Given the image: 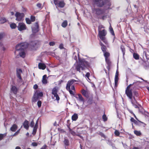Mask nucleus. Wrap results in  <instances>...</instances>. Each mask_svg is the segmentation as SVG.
<instances>
[{
    "mask_svg": "<svg viewBox=\"0 0 149 149\" xmlns=\"http://www.w3.org/2000/svg\"><path fill=\"white\" fill-rule=\"evenodd\" d=\"M30 46L32 49H36V47H37V43L36 41L31 42L30 44L26 42L22 43L17 45L15 47L16 51H20L21 52H19V54L20 56L24 58L25 56V53L24 52V49Z\"/></svg>",
    "mask_w": 149,
    "mask_h": 149,
    "instance_id": "1",
    "label": "nucleus"
},
{
    "mask_svg": "<svg viewBox=\"0 0 149 149\" xmlns=\"http://www.w3.org/2000/svg\"><path fill=\"white\" fill-rule=\"evenodd\" d=\"M79 61L77 64H74V67L75 69L79 72L81 70H84L90 67V64L88 62L85 60L84 59H81L79 58V53H78Z\"/></svg>",
    "mask_w": 149,
    "mask_h": 149,
    "instance_id": "2",
    "label": "nucleus"
},
{
    "mask_svg": "<svg viewBox=\"0 0 149 149\" xmlns=\"http://www.w3.org/2000/svg\"><path fill=\"white\" fill-rule=\"evenodd\" d=\"M95 4L98 6L102 7L104 5L107 6L106 7L109 8L111 4L109 0H93Z\"/></svg>",
    "mask_w": 149,
    "mask_h": 149,
    "instance_id": "3",
    "label": "nucleus"
},
{
    "mask_svg": "<svg viewBox=\"0 0 149 149\" xmlns=\"http://www.w3.org/2000/svg\"><path fill=\"white\" fill-rule=\"evenodd\" d=\"M98 32L99 38L108 47V43L105 37L107 33L105 29H103L102 31Z\"/></svg>",
    "mask_w": 149,
    "mask_h": 149,
    "instance_id": "4",
    "label": "nucleus"
},
{
    "mask_svg": "<svg viewBox=\"0 0 149 149\" xmlns=\"http://www.w3.org/2000/svg\"><path fill=\"white\" fill-rule=\"evenodd\" d=\"M134 84V83L133 84H130L128 85L125 90V94L130 99H131L133 97L132 90V89H130V88Z\"/></svg>",
    "mask_w": 149,
    "mask_h": 149,
    "instance_id": "5",
    "label": "nucleus"
},
{
    "mask_svg": "<svg viewBox=\"0 0 149 149\" xmlns=\"http://www.w3.org/2000/svg\"><path fill=\"white\" fill-rule=\"evenodd\" d=\"M77 81V80L74 79H72L68 81L67 83L66 88H70L71 86V89L74 91H75V88L74 86L72 84L74 83Z\"/></svg>",
    "mask_w": 149,
    "mask_h": 149,
    "instance_id": "6",
    "label": "nucleus"
},
{
    "mask_svg": "<svg viewBox=\"0 0 149 149\" xmlns=\"http://www.w3.org/2000/svg\"><path fill=\"white\" fill-rule=\"evenodd\" d=\"M54 4L60 8H63L65 5V3L63 1H60V0H54Z\"/></svg>",
    "mask_w": 149,
    "mask_h": 149,
    "instance_id": "7",
    "label": "nucleus"
},
{
    "mask_svg": "<svg viewBox=\"0 0 149 149\" xmlns=\"http://www.w3.org/2000/svg\"><path fill=\"white\" fill-rule=\"evenodd\" d=\"M15 16L16 17V20L18 21H21L24 16V14L23 13H20L17 12Z\"/></svg>",
    "mask_w": 149,
    "mask_h": 149,
    "instance_id": "8",
    "label": "nucleus"
},
{
    "mask_svg": "<svg viewBox=\"0 0 149 149\" xmlns=\"http://www.w3.org/2000/svg\"><path fill=\"white\" fill-rule=\"evenodd\" d=\"M17 28L18 30L20 31L25 30L26 28L25 24L23 23H19Z\"/></svg>",
    "mask_w": 149,
    "mask_h": 149,
    "instance_id": "9",
    "label": "nucleus"
},
{
    "mask_svg": "<svg viewBox=\"0 0 149 149\" xmlns=\"http://www.w3.org/2000/svg\"><path fill=\"white\" fill-rule=\"evenodd\" d=\"M94 13H95L97 15H100L103 14L104 13V10H101L100 8H94L93 10Z\"/></svg>",
    "mask_w": 149,
    "mask_h": 149,
    "instance_id": "10",
    "label": "nucleus"
},
{
    "mask_svg": "<svg viewBox=\"0 0 149 149\" xmlns=\"http://www.w3.org/2000/svg\"><path fill=\"white\" fill-rule=\"evenodd\" d=\"M39 26L38 23L36 22L34 26L32 27V31L33 33H36L38 31Z\"/></svg>",
    "mask_w": 149,
    "mask_h": 149,
    "instance_id": "11",
    "label": "nucleus"
},
{
    "mask_svg": "<svg viewBox=\"0 0 149 149\" xmlns=\"http://www.w3.org/2000/svg\"><path fill=\"white\" fill-rule=\"evenodd\" d=\"M118 75V71L117 70L116 72L114 78L115 85L116 87H117L118 85V82L119 79Z\"/></svg>",
    "mask_w": 149,
    "mask_h": 149,
    "instance_id": "12",
    "label": "nucleus"
},
{
    "mask_svg": "<svg viewBox=\"0 0 149 149\" xmlns=\"http://www.w3.org/2000/svg\"><path fill=\"white\" fill-rule=\"evenodd\" d=\"M104 53V56L106 61L108 64L109 63V59L108 58V57L109 56V53L106 51L103 52Z\"/></svg>",
    "mask_w": 149,
    "mask_h": 149,
    "instance_id": "13",
    "label": "nucleus"
},
{
    "mask_svg": "<svg viewBox=\"0 0 149 149\" xmlns=\"http://www.w3.org/2000/svg\"><path fill=\"white\" fill-rule=\"evenodd\" d=\"M22 72V71L21 69L17 70V75L18 78L20 80H22V79L21 76V74Z\"/></svg>",
    "mask_w": 149,
    "mask_h": 149,
    "instance_id": "14",
    "label": "nucleus"
},
{
    "mask_svg": "<svg viewBox=\"0 0 149 149\" xmlns=\"http://www.w3.org/2000/svg\"><path fill=\"white\" fill-rule=\"evenodd\" d=\"M17 89L15 86H12L10 90V92H13L14 94H16L17 93Z\"/></svg>",
    "mask_w": 149,
    "mask_h": 149,
    "instance_id": "15",
    "label": "nucleus"
},
{
    "mask_svg": "<svg viewBox=\"0 0 149 149\" xmlns=\"http://www.w3.org/2000/svg\"><path fill=\"white\" fill-rule=\"evenodd\" d=\"M38 67L39 69L42 70H44L46 67L45 64L40 63L38 64Z\"/></svg>",
    "mask_w": 149,
    "mask_h": 149,
    "instance_id": "16",
    "label": "nucleus"
},
{
    "mask_svg": "<svg viewBox=\"0 0 149 149\" xmlns=\"http://www.w3.org/2000/svg\"><path fill=\"white\" fill-rule=\"evenodd\" d=\"M23 125L24 127L26 130H28L29 127V122L27 120H25L24 123Z\"/></svg>",
    "mask_w": 149,
    "mask_h": 149,
    "instance_id": "17",
    "label": "nucleus"
},
{
    "mask_svg": "<svg viewBox=\"0 0 149 149\" xmlns=\"http://www.w3.org/2000/svg\"><path fill=\"white\" fill-rule=\"evenodd\" d=\"M100 44L101 46V49L102 52H104L106 51L107 49L106 47L100 41Z\"/></svg>",
    "mask_w": 149,
    "mask_h": 149,
    "instance_id": "18",
    "label": "nucleus"
},
{
    "mask_svg": "<svg viewBox=\"0 0 149 149\" xmlns=\"http://www.w3.org/2000/svg\"><path fill=\"white\" fill-rule=\"evenodd\" d=\"M17 128V125L15 124L13 125L10 128V130L13 132H15Z\"/></svg>",
    "mask_w": 149,
    "mask_h": 149,
    "instance_id": "19",
    "label": "nucleus"
},
{
    "mask_svg": "<svg viewBox=\"0 0 149 149\" xmlns=\"http://www.w3.org/2000/svg\"><path fill=\"white\" fill-rule=\"evenodd\" d=\"M78 118V115L76 113H74L72 116V119L73 121L76 120Z\"/></svg>",
    "mask_w": 149,
    "mask_h": 149,
    "instance_id": "20",
    "label": "nucleus"
},
{
    "mask_svg": "<svg viewBox=\"0 0 149 149\" xmlns=\"http://www.w3.org/2000/svg\"><path fill=\"white\" fill-rule=\"evenodd\" d=\"M39 98V97L37 95V93H35L33 96L32 101L33 102H36Z\"/></svg>",
    "mask_w": 149,
    "mask_h": 149,
    "instance_id": "21",
    "label": "nucleus"
},
{
    "mask_svg": "<svg viewBox=\"0 0 149 149\" xmlns=\"http://www.w3.org/2000/svg\"><path fill=\"white\" fill-rule=\"evenodd\" d=\"M47 77L46 75H44L43 76L42 79V82L43 84H45L47 83V80L46 79Z\"/></svg>",
    "mask_w": 149,
    "mask_h": 149,
    "instance_id": "22",
    "label": "nucleus"
},
{
    "mask_svg": "<svg viewBox=\"0 0 149 149\" xmlns=\"http://www.w3.org/2000/svg\"><path fill=\"white\" fill-rule=\"evenodd\" d=\"M57 89L56 87H54L52 90V94L54 95H56L57 94Z\"/></svg>",
    "mask_w": 149,
    "mask_h": 149,
    "instance_id": "23",
    "label": "nucleus"
},
{
    "mask_svg": "<svg viewBox=\"0 0 149 149\" xmlns=\"http://www.w3.org/2000/svg\"><path fill=\"white\" fill-rule=\"evenodd\" d=\"M132 105L135 104H137V102L136 101L134 97H132L131 99H130Z\"/></svg>",
    "mask_w": 149,
    "mask_h": 149,
    "instance_id": "24",
    "label": "nucleus"
},
{
    "mask_svg": "<svg viewBox=\"0 0 149 149\" xmlns=\"http://www.w3.org/2000/svg\"><path fill=\"white\" fill-rule=\"evenodd\" d=\"M5 50V48L4 47L2 43L0 42V51L4 52Z\"/></svg>",
    "mask_w": 149,
    "mask_h": 149,
    "instance_id": "25",
    "label": "nucleus"
},
{
    "mask_svg": "<svg viewBox=\"0 0 149 149\" xmlns=\"http://www.w3.org/2000/svg\"><path fill=\"white\" fill-rule=\"evenodd\" d=\"M63 143L65 146H68L70 144L69 140L65 138L63 141Z\"/></svg>",
    "mask_w": 149,
    "mask_h": 149,
    "instance_id": "26",
    "label": "nucleus"
},
{
    "mask_svg": "<svg viewBox=\"0 0 149 149\" xmlns=\"http://www.w3.org/2000/svg\"><path fill=\"white\" fill-rule=\"evenodd\" d=\"M38 127H37L36 126H34L33 127V131L32 133V134L34 135H35L36 133L37 130L38 128Z\"/></svg>",
    "mask_w": 149,
    "mask_h": 149,
    "instance_id": "27",
    "label": "nucleus"
},
{
    "mask_svg": "<svg viewBox=\"0 0 149 149\" xmlns=\"http://www.w3.org/2000/svg\"><path fill=\"white\" fill-rule=\"evenodd\" d=\"M133 56L134 58L136 60H138L139 59V56L137 53H134Z\"/></svg>",
    "mask_w": 149,
    "mask_h": 149,
    "instance_id": "28",
    "label": "nucleus"
},
{
    "mask_svg": "<svg viewBox=\"0 0 149 149\" xmlns=\"http://www.w3.org/2000/svg\"><path fill=\"white\" fill-rule=\"evenodd\" d=\"M120 49L123 52V55L124 56L125 54V48L124 46L123 45H121L120 47Z\"/></svg>",
    "mask_w": 149,
    "mask_h": 149,
    "instance_id": "29",
    "label": "nucleus"
},
{
    "mask_svg": "<svg viewBox=\"0 0 149 149\" xmlns=\"http://www.w3.org/2000/svg\"><path fill=\"white\" fill-rule=\"evenodd\" d=\"M67 24L68 22L67 21L65 20L62 24L61 26L65 28L67 26Z\"/></svg>",
    "mask_w": 149,
    "mask_h": 149,
    "instance_id": "30",
    "label": "nucleus"
},
{
    "mask_svg": "<svg viewBox=\"0 0 149 149\" xmlns=\"http://www.w3.org/2000/svg\"><path fill=\"white\" fill-rule=\"evenodd\" d=\"M78 95L79 100L80 101L84 102V100L81 95L80 94H79Z\"/></svg>",
    "mask_w": 149,
    "mask_h": 149,
    "instance_id": "31",
    "label": "nucleus"
},
{
    "mask_svg": "<svg viewBox=\"0 0 149 149\" xmlns=\"http://www.w3.org/2000/svg\"><path fill=\"white\" fill-rule=\"evenodd\" d=\"M67 90L70 93V94L71 95H75V94L74 93V91H73L72 90V89H70V88H66Z\"/></svg>",
    "mask_w": 149,
    "mask_h": 149,
    "instance_id": "32",
    "label": "nucleus"
},
{
    "mask_svg": "<svg viewBox=\"0 0 149 149\" xmlns=\"http://www.w3.org/2000/svg\"><path fill=\"white\" fill-rule=\"evenodd\" d=\"M6 20L5 18L2 17L0 19V22L1 23L3 24L6 22Z\"/></svg>",
    "mask_w": 149,
    "mask_h": 149,
    "instance_id": "33",
    "label": "nucleus"
},
{
    "mask_svg": "<svg viewBox=\"0 0 149 149\" xmlns=\"http://www.w3.org/2000/svg\"><path fill=\"white\" fill-rule=\"evenodd\" d=\"M134 133L135 134L138 136H140L141 134V132L140 131H138L137 130H135L134 131Z\"/></svg>",
    "mask_w": 149,
    "mask_h": 149,
    "instance_id": "34",
    "label": "nucleus"
},
{
    "mask_svg": "<svg viewBox=\"0 0 149 149\" xmlns=\"http://www.w3.org/2000/svg\"><path fill=\"white\" fill-rule=\"evenodd\" d=\"M10 26L11 29H14L16 28L17 25L13 23L10 24Z\"/></svg>",
    "mask_w": 149,
    "mask_h": 149,
    "instance_id": "35",
    "label": "nucleus"
},
{
    "mask_svg": "<svg viewBox=\"0 0 149 149\" xmlns=\"http://www.w3.org/2000/svg\"><path fill=\"white\" fill-rule=\"evenodd\" d=\"M81 93L84 96L86 97L87 96V92L85 90L83 89L81 91Z\"/></svg>",
    "mask_w": 149,
    "mask_h": 149,
    "instance_id": "36",
    "label": "nucleus"
},
{
    "mask_svg": "<svg viewBox=\"0 0 149 149\" xmlns=\"http://www.w3.org/2000/svg\"><path fill=\"white\" fill-rule=\"evenodd\" d=\"M35 93H37V95L40 97L42 96L43 93L41 92H38L37 91Z\"/></svg>",
    "mask_w": 149,
    "mask_h": 149,
    "instance_id": "37",
    "label": "nucleus"
},
{
    "mask_svg": "<svg viewBox=\"0 0 149 149\" xmlns=\"http://www.w3.org/2000/svg\"><path fill=\"white\" fill-rule=\"evenodd\" d=\"M26 22L27 24H30L32 22L31 19L29 18H26L25 19Z\"/></svg>",
    "mask_w": 149,
    "mask_h": 149,
    "instance_id": "38",
    "label": "nucleus"
},
{
    "mask_svg": "<svg viewBox=\"0 0 149 149\" xmlns=\"http://www.w3.org/2000/svg\"><path fill=\"white\" fill-rule=\"evenodd\" d=\"M104 28L103 26L102 25H100L98 27V31H102V28Z\"/></svg>",
    "mask_w": 149,
    "mask_h": 149,
    "instance_id": "39",
    "label": "nucleus"
},
{
    "mask_svg": "<svg viewBox=\"0 0 149 149\" xmlns=\"http://www.w3.org/2000/svg\"><path fill=\"white\" fill-rule=\"evenodd\" d=\"M6 135V134H0V140H1L3 139L4 137Z\"/></svg>",
    "mask_w": 149,
    "mask_h": 149,
    "instance_id": "40",
    "label": "nucleus"
},
{
    "mask_svg": "<svg viewBox=\"0 0 149 149\" xmlns=\"http://www.w3.org/2000/svg\"><path fill=\"white\" fill-rule=\"evenodd\" d=\"M109 29H110V33H111V34L112 35H113V36H114V35H115L113 31V29L112 28L110 27V28H109Z\"/></svg>",
    "mask_w": 149,
    "mask_h": 149,
    "instance_id": "41",
    "label": "nucleus"
},
{
    "mask_svg": "<svg viewBox=\"0 0 149 149\" xmlns=\"http://www.w3.org/2000/svg\"><path fill=\"white\" fill-rule=\"evenodd\" d=\"M102 119L104 121H105L107 120V118L105 114L103 115L102 116Z\"/></svg>",
    "mask_w": 149,
    "mask_h": 149,
    "instance_id": "42",
    "label": "nucleus"
},
{
    "mask_svg": "<svg viewBox=\"0 0 149 149\" xmlns=\"http://www.w3.org/2000/svg\"><path fill=\"white\" fill-rule=\"evenodd\" d=\"M34 121L33 120H32V121L31 122L30 124V126L31 127H33L34 126Z\"/></svg>",
    "mask_w": 149,
    "mask_h": 149,
    "instance_id": "43",
    "label": "nucleus"
},
{
    "mask_svg": "<svg viewBox=\"0 0 149 149\" xmlns=\"http://www.w3.org/2000/svg\"><path fill=\"white\" fill-rule=\"evenodd\" d=\"M54 97H56V100L57 101H58L59 100L60 98L57 94L54 95Z\"/></svg>",
    "mask_w": 149,
    "mask_h": 149,
    "instance_id": "44",
    "label": "nucleus"
},
{
    "mask_svg": "<svg viewBox=\"0 0 149 149\" xmlns=\"http://www.w3.org/2000/svg\"><path fill=\"white\" fill-rule=\"evenodd\" d=\"M130 120L131 122H134L135 124H136L137 123V121L135 120L133 118H131Z\"/></svg>",
    "mask_w": 149,
    "mask_h": 149,
    "instance_id": "45",
    "label": "nucleus"
},
{
    "mask_svg": "<svg viewBox=\"0 0 149 149\" xmlns=\"http://www.w3.org/2000/svg\"><path fill=\"white\" fill-rule=\"evenodd\" d=\"M30 18L32 22H34L35 20L36 17L35 16H31Z\"/></svg>",
    "mask_w": 149,
    "mask_h": 149,
    "instance_id": "46",
    "label": "nucleus"
},
{
    "mask_svg": "<svg viewBox=\"0 0 149 149\" xmlns=\"http://www.w3.org/2000/svg\"><path fill=\"white\" fill-rule=\"evenodd\" d=\"M114 134L115 135L117 136H118L120 134V133L117 130H116L115 131Z\"/></svg>",
    "mask_w": 149,
    "mask_h": 149,
    "instance_id": "47",
    "label": "nucleus"
},
{
    "mask_svg": "<svg viewBox=\"0 0 149 149\" xmlns=\"http://www.w3.org/2000/svg\"><path fill=\"white\" fill-rule=\"evenodd\" d=\"M42 102L40 101H38L37 102V104L38 107H40L41 105Z\"/></svg>",
    "mask_w": 149,
    "mask_h": 149,
    "instance_id": "48",
    "label": "nucleus"
},
{
    "mask_svg": "<svg viewBox=\"0 0 149 149\" xmlns=\"http://www.w3.org/2000/svg\"><path fill=\"white\" fill-rule=\"evenodd\" d=\"M20 129L17 130L16 132H15L14 134L13 135V136H15L17 135L19 132Z\"/></svg>",
    "mask_w": 149,
    "mask_h": 149,
    "instance_id": "49",
    "label": "nucleus"
},
{
    "mask_svg": "<svg viewBox=\"0 0 149 149\" xmlns=\"http://www.w3.org/2000/svg\"><path fill=\"white\" fill-rule=\"evenodd\" d=\"M31 145L33 146H36L38 145V143L36 142H33L32 143Z\"/></svg>",
    "mask_w": 149,
    "mask_h": 149,
    "instance_id": "50",
    "label": "nucleus"
},
{
    "mask_svg": "<svg viewBox=\"0 0 149 149\" xmlns=\"http://www.w3.org/2000/svg\"><path fill=\"white\" fill-rule=\"evenodd\" d=\"M37 6L39 8H42V4L40 3H38L37 4Z\"/></svg>",
    "mask_w": 149,
    "mask_h": 149,
    "instance_id": "51",
    "label": "nucleus"
},
{
    "mask_svg": "<svg viewBox=\"0 0 149 149\" xmlns=\"http://www.w3.org/2000/svg\"><path fill=\"white\" fill-rule=\"evenodd\" d=\"M90 76V73L89 72H87L85 75L86 77L88 79H89V77Z\"/></svg>",
    "mask_w": 149,
    "mask_h": 149,
    "instance_id": "52",
    "label": "nucleus"
},
{
    "mask_svg": "<svg viewBox=\"0 0 149 149\" xmlns=\"http://www.w3.org/2000/svg\"><path fill=\"white\" fill-rule=\"evenodd\" d=\"M55 44V42H51L49 43V45L50 46H53Z\"/></svg>",
    "mask_w": 149,
    "mask_h": 149,
    "instance_id": "53",
    "label": "nucleus"
},
{
    "mask_svg": "<svg viewBox=\"0 0 149 149\" xmlns=\"http://www.w3.org/2000/svg\"><path fill=\"white\" fill-rule=\"evenodd\" d=\"M59 48L61 49H62L63 48V45L62 44H61L59 46Z\"/></svg>",
    "mask_w": 149,
    "mask_h": 149,
    "instance_id": "54",
    "label": "nucleus"
},
{
    "mask_svg": "<svg viewBox=\"0 0 149 149\" xmlns=\"http://www.w3.org/2000/svg\"><path fill=\"white\" fill-rule=\"evenodd\" d=\"M99 134L100 136H101L102 137H105V135L103 133L101 132H100L99 133Z\"/></svg>",
    "mask_w": 149,
    "mask_h": 149,
    "instance_id": "55",
    "label": "nucleus"
},
{
    "mask_svg": "<svg viewBox=\"0 0 149 149\" xmlns=\"http://www.w3.org/2000/svg\"><path fill=\"white\" fill-rule=\"evenodd\" d=\"M137 104L138 103H137V104H133L132 105L135 108H139V107L137 105Z\"/></svg>",
    "mask_w": 149,
    "mask_h": 149,
    "instance_id": "56",
    "label": "nucleus"
},
{
    "mask_svg": "<svg viewBox=\"0 0 149 149\" xmlns=\"http://www.w3.org/2000/svg\"><path fill=\"white\" fill-rule=\"evenodd\" d=\"M34 89H37L38 88V86L37 84H35L34 86L33 87Z\"/></svg>",
    "mask_w": 149,
    "mask_h": 149,
    "instance_id": "57",
    "label": "nucleus"
},
{
    "mask_svg": "<svg viewBox=\"0 0 149 149\" xmlns=\"http://www.w3.org/2000/svg\"><path fill=\"white\" fill-rule=\"evenodd\" d=\"M74 59L76 61V63H77V57L76 56H75L74 57Z\"/></svg>",
    "mask_w": 149,
    "mask_h": 149,
    "instance_id": "58",
    "label": "nucleus"
},
{
    "mask_svg": "<svg viewBox=\"0 0 149 149\" xmlns=\"http://www.w3.org/2000/svg\"><path fill=\"white\" fill-rule=\"evenodd\" d=\"M47 146L46 145H45L43 146L40 149H46Z\"/></svg>",
    "mask_w": 149,
    "mask_h": 149,
    "instance_id": "59",
    "label": "nucleus"
},
{
    "mask_svg": "<svg viewBox=\"0 0 149 149\" xmlns=\"http://www.w3.org/2000/svg\"><path fill=\"white\" fill-rule=\"evenodd\" d=\"M38 120H37L34 126H36L37 127H38Z\"/></svg>",
    "mask_w": 149,
    "mask_h": 149,
    "instance_id": "60",
    "label": "nucleus"
},
{
    "mask_svg": "<svg viewBox=\"0 0 149 149\" xmlns=\"http://www.w3.org/2000/svg\"><path fill=\"white\" fill-rule=\"evenodd\" d=\"M107 17V16H103L102 17V19L104 20V19L105 18Z\"/></svg>",
    "mask_w": 149,
    "mask_h": 149,
    "instance_id": "61",
    "label": "nucleus"
},
{
    "mask_svg": "<svg viewBox=\"0 0 149 149\" xmlns=\"http://www.w3.org/2000/svg\"><path fill=\"white\" fill-rule=\"evenodd\" d=\"M3 37V35L2 34L0 33V40L2 39Z\"/></svg>",
    "mask_w": 149,
    "mask_h": 149,
    "instance_id": "62",
    "label": "nucleus"
},
{
    "mask_svg": "<svg viewBox=\"0 0 149 149\" xmlns=\"http://www.w3.org/2000/svg\"><path fill=\"white\" fill-rule=\"evenodd\" d=\"M15 149H21V148L19 146H17L15 148Z\"/></svg>",
    "mask_w": 149,
    "mask_h": 149,
    "instance_id": "63",
    "label": "nucleus"
},
{
    "mask_svg": "<svg viewBox=\"0 0 149 149\" xmlns=\"http://www.w3.org/2000/svg\"><path fill=\"white\" fill-rule=\"evenodd\" d=\"M133 149H139V148L137 147H134Z\"/></svg>",
    "mask_w": 149,
    "mask_h": 149,
    "instance_id": "64",
    "label": "nucleus"
}]
</instances>
